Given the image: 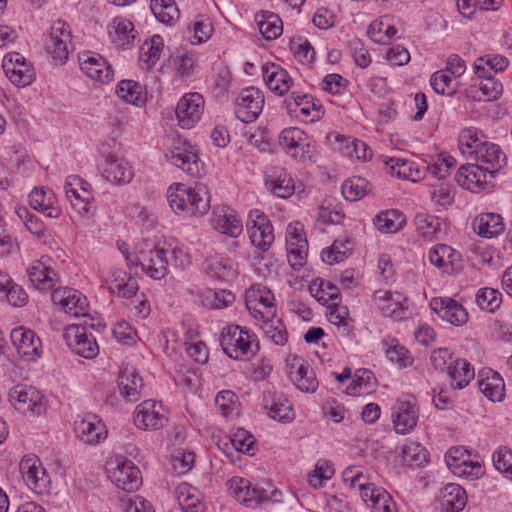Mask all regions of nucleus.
<instances>
[{
	"mask_svg": "<svg viewBox=\"0 0 512 512\" xmlns=\"http://www.w3.org/2000/svg\"><path fill=\"white\" fill-rule=\"evenodd\" d=\"M448 375L452 385L462 389L474 378V368L464 359L457 358L453 365H450Z\"/></svg>",
	"mask_w": 512,
	"mask_h": 512,
	"instance_id": "40",
	"label": "nucleus"
},
{
	"mask_svg": "<svg viewBox=\"0 0 512 512\" xmlns=\"http://www.w3.org/2000/svg\"><path fill=\"white\" fill-rule=\"evenodd\" d=\"M143 386L142 378L132 368L125 367L118 378L120 394L130 402H136L140 398V390Z\"/></svg>",
	"mask_w": 512,
	"mask_h": 512,
	"instance_id": "33",
	"label": "nucleus"
},
{
	"mask_svg": "<svg viewBox=\"0 0 512 512\" xmlns=\"http://www.w3.org/2000/svg\"><path fill=\"white\" fill-rule=\"evenodd\" d=\"M284 104L289 114L302 115L310 118V121H314L320 116V106L314 102L311 95L292 92Z\"/></svg>",
	"mask_w": 512,
	"mask_h": 512,
	"instance_id": "27",
	"label": "nucleus"
},
{
	"mask_svg": "<svg viewBox=\"0 0 512 512\" xmlns=\"http://www.w3.org/2000/svg\"><path fill=\"white\" fill-rule=\"evenodd\" d=\"M351 251L349 240H335L331 247L323 250L321 256L322 260L329 265L343 261Z\"/></svg>",
	"mask_w": 512,
	"mask_h": 512,
	"instance_id": "49",
	"label": "nucleus"
},
{
	"mask_svg": "<svg viewBox=\"0 0 512 512\" xmlns=\"http://www.w3.org/2000/svg\"><path fill=\"white\" fill-rule=\"evenodd\" d=\"M75 432L85 443L97 444L106 437L104 425L96 416H87L75 422Z\"/></svg>",
	"mask_w": 512,
	"mask_h": 512,
	"instance_id": "31",
	"label": "nucleus"
},
{
	"mask_svg": "<svg viewBox=\"0 0 512 512\" xmlns=\"http://www.w3.org/2000/svg\"><path fill=\"white\" fill-rule=\"evenodd\" d=\"M414 223L417 231L425 238H432L441 229L440 219L425 213H418Z\"/></svg>",
	"mask_w": 512,
	"mask_h": 512,
	"instance_id": "51",
	"label": "nucleus"
},
{
	"mask_svg": "<svg viewBox=\"0 0 512 512\" xmlns=\"http://www.w3.org/2000/svg\"><path fill=\"white\" fill-rule=\"evenodd\" d=\"M265 336L270 339L274 344L283 346L288 341V332L286 326L280 318L275 315L266 320L262 326Z\"/></svg>",
	"mask_w": 512,
	"mask_h": 512,
	"instance_id": "45",
	"label": "nucleus"
},
{
	"mask_svg": "<svg viewBox=\"0 0 512 512\" xmlns=\"http://www.w3.org/2000/svg\"><path fill=\"white\" fill-rule=\"evenodd\" d=\"M71 40L69 25L62 20L55 21L50 28L49 40L45 47L56 63L63 64L68 59Z\"/></svg>",
	"mask_w": 512,
	"mask_h": 512,
	"instance_id": "7",
	"label": "nucleus"
},
{
	"mask_svg": "<svg viewBox=\"0 0 512 512\" xmlns=\"http://www.w3.org/2000/svg\"><path fill=\"white\" fill-rule=\"evenodd\" d=\"M29 204L49 218H58L61 214L57 196L51 189L34 188L29 194Z\"/></svg>",
	"mask_w": 512,
	"mask_h": 512,
	"instance_id": "22",
	"label": "nucleus"
},
{
	"mask_svg": "<svg viewBox=\"0 0 512 512\" xmlns=\"http://www.w3.org/2000/svg\"><path fill=\"white\" fill-rule=\"evenodd\" d=\"M20 471L24 482L30 490L37 494L48 492L50 479L39 460L34 458L22 459Z\"/></svg>",
	"mask_w": 512,
	"mask_h": 512,
	"instance_id": "16",
	"label": "nucleus"
},
{
	"mask_svg": "<svg viewBox=\"0 0 512 512\" xmlns=\"http://www.w3.org/2000/svg\"><path fill=\"white\" fill-rule=\"evenodd\" d=\"M10 338L20 357L26 361H35L41 357L42 342L34 331L23 326L14 328Z\"/></svg>",
	"mask_w": 512,
	"mask_h": 512,
	"instance_id": "11",
	"label": "nucleus"
},
{
	"mask_svg": "<svg viewBox=\"0 0 512 512\" xmlns=\"http://www.w3.org/2000/svg\"><path fill=\"white\" fill-rule=\"evenodd\" d=\"M385 345L387 346L385 350L386 356L391 362L397 363L402 368L412 364L409 351L404 346L400 345L397 340L393 339Z\"/></svg>",
	"mask_w": 512,
	"mask_h": 512,
	"instance_id": "54",
	"label": "nucleus"
},
{
	"mask_svg": "<svg viewBox=\"0 0 512 512\" xmlns=\"http://www.w3.org/2000/svg\"><path fill=\"white\" fill-rule=\"evenodd\" d=\"M166 418L156 410V402L147 400L138 405L134 413V423L145 430H157L163 427Z\"/></svg>",
	"mask_w": 512,
	"mask_h": 512,
	"instance_id": "29",
	"label": "nucleus"
},
{
	"mask_svg": "<svg viewBox=\"0 0 512 512\" xmlns=\"http://www.w3.org/2000/svg\"><path fill=\"white\" fill-rule=\"evenodd\" d=\"M78 58L81 70L91 79L100 82L112 79V67L101 55L85 51Z\"/></svg>",
	"mask_w": 512,
	"mask_h": 512,
	"instance_id": "19",
	"label": "nucleus"
},
{
	"mask_svg": "<svg viewBox=\"0 0 512 512\" xmlns=\"http://www.w3.org/2000/svg\"><path fill=\"white\" fill-rule=\"evenodd\" d=\"M65 193L73 209L80 215H87L91 209L93 195L91 191L85 190L84 194L79 192L72 181H66Z\"/></svg>",
	"mask_w": 512,
	"mask_h": 512,
	"instance_id": "38",
	"label": "nucleus"
},
{
	"mask_svg": "<svg viewBox=\"0 0 512 512\" xmlns=\"http://www.w3.org/2000/svg\"><path fill=\"white\" fill-rule=\"evenodd\" d=\"M316 289L315 297L319 302H323L324 304H328V302H339L340 301V294L339 289L337 286L332 284L330 281H325L323 279L315 280L310 285V291L313 293Z\"/></svg>",
	"mask_w": 512,
	"mask_h": 512,
	"instance_id": "47",
	"label": "nucleus"
},
{
	"mask_svg": "<svg viewBox=\"0 0 512 512\" xmlns=\"http://www.w3.org/2000/svg\"><path fill=\"white\" fill-rule=\"evenodd\" d=\"M429 306L441 319L452 325L462 326L468 321V313L466 309L452 298H432Z\"/></svg>",
	"mask_w": 512,
	"mask_h": 512,
	"instance_id": "17",
	"label": "nucleus"
},
{
	"mask_svg": "<svg viewBox=\"0 0 512 512\" xmlns=\"http://www.w3.org/2000/svg\"><path fill=\"white\" fill-rule=\"evenodd\" d=\"M472 227L483 238L497 237L505 229L502 216L496 213L479 214L473 220Z\"/></svg>",
	"mask_w": 512,
	"mask_h": 512,
	"instance_id": "32",
	"label": "nucleus"
},
{
	"mask_svg": "<svg viewBox=\"0 0 512 512\" xmlns=\"http://www.w3.org/2000/svg\"><path fill=\"white\" fill-rule=\"evenodd\" d=\"M257 24L260 33L267 40L276 39L282 34V21L275 13L265 12L257 16Z\"/></svg>",
	"mask_w": 512,
	"mask_h": 512,
	"instance_id": "42",
	"label": "nucleus"
},
{
	"mask_svg": "<svg viewBox=\"0 0 512 512\" xmlns=\"http://www.w3.org/2000/svg\"><path fill=\"white\" fill-rule=\"evenodd\" d=\"M167 201L177 215L183 217L204 215L210 208V195L203 184L188 187L175 183L167 190Z\"/></svg>",
	"mask_w": 512,
	"mask_h": 512,
	"instance_id": "1",
	"label": "nucleus"
},
{
	"mask_svg": "<svg viewBox=\"0 0 512 512\" xmlns=\"http://www.w3.org/2000/svg\"><path fill=\"white\" fill-rule=\"evenodd\" d=\"M195 41L193 43L200 44L207 41L213 32L212 22L209 18L200 16L193 24Z\"/></svg>",
	"mask_w": 512,
	"mask_h": 512,
	"instance_id": "64",
	"label": "nucleus"
},
{
	"mask_svg": "<svg viewBox=\"0 0 512 512\" xmlns=\"http://www.w3.org/2000/svg\"><path fill=\"white\" fill-rule=\"evenodd\" d=\"M150 8L156 19L166 25L179 17V9L174 0H151Z\"/></svg>",
	"mask_w": 512,
	"mask_h": 512,
	"instance_id": "41",
	"label": "nucleus"
},
{
	"mask_svg": "<svg viewBox=\"0 0 512 512\" xmlns=\"http://www.w3.org/2000/svg\"><path fill=\"white\" fill-rule=\"evenodd\" d=\"M373 300L384 316L396 320L404 318L407 309V307H404V303L407 298L401 293L377 290L373 294Z\"/></svg>",
	"mask_w": 512,
	"mask_h": 512,
	"instance_id": "20",
	"label": "nucleus"
},
{
	"mask_svg": "<svg viewBox=\"0 0 512 512\" xmlns=\"http://www.w3.org/2000/svg\"><path fill=\"white\" fill-rule=\"evenodd\" d=\"M479 390L491 401H501L504 397V381L501 376L492 370L487 373L486 377L479 375Z\"/></svg>",
	"mask_w": 512,
	"mask_h": 512,
	"instance_id": "35",
	"label": "nucleus"
},
{
	"mask_svg": "<svg viewBox=\"0 0 512 512\" xmlns=\"http://www.w3.org/2000/svg\"><path fill=\"white\" fill-rule=\"evenodd\" d=\"M104 178L115 184H128L134 177L131 165L123 158L108 156L102 166Z\"/></svg>",
	"mask_w": 512,
	"mask_h": 512,
	"instance_id": "25",
	"label": "nucleus"
},
{
	"mask_svg": "<svg viewBox=\"0 0 512 512\" xmlns=\"http://www.w3.org/2000/svg\"><path fill=\"white\" fill-rule=\"evenodd\" d=\"M264 106V95L258 89L249 87L240 92L235 103L236 117L244 122L250 123L258 118Z\"/></svg>",
	"mask_w": 512,
	"mask_h": 512,
	"instance_id": "8",
	"label": "nucleus"
},
{
	"mask_svg": "<svg viewBox=\"0 0 512 512\" xmlns=\"http://www.w3.org/2000/svg\"><path fill=\"white\" fill-rule=\"evenodd\" d=\"M475 164L490 173V179L506 164L507 157L500 146L488 141H484L478 150H474L471 158Z\"/></svg>",
	"mask_w": 512,
	"mask_h": 512,
	"instance_id": "15",
	"label": "nucleus"
},
{
	"mask_svg": "<svg viewBox=\"0 0 512 512\" xmlns=\"http://www.w3.org/2000/svg\"><path fill=\"white\" fill-rule=\"evenodd\" d=\"M2 67L9 80L18 87L30 85L35 77L34 69L29 63L12 67L10 61H3Z\"/></svg>",
	"mask_w": 512,
	"mask_h": 512,
	"instance_id": "37",
	"label": "nucleus"
},
{
	"mask_svg": "<svg viewBox=\"0 0 512 512\" xmlns=\"http://www.w3.org/2000/svg\"><path fill=\"white\" fill-rule=\"evenodd\" d=\"M16 214L24 221L27 230L37 238H44L46 230L43 222L34 214L30 213L25 207L16 208Z\"/></svg>",
	"mask_w": 512,
	"mask_h": 512,
	"instance_id": "55",
	"label": "nucleus"
},
{
	"mask_svg": "<svg viewBox=\"0 0 512 512\" xmlns=\"http://www.w3.org/2000/svg\"><path fill=\"white\" fill-rule=\"evenodd\" d=\"M430 361L436 370L448 372L450 365H453L455 360H453V354L449 349L438 348L432 351Z\"/></svg>",
	"mask_w": 512,
	"mask_h": 512,
	"instance_id": "63",
	"label": "nucleus"
},
{
	"mask_svg": "<svg viewBox=\"0 0 512 512\" xmlns=\"http://www.w3.org/2000/svg\"><path fill=\"white\" fill-rule=\"evenodd\" d=\"M247 231L251 243L259 250L267 251L274 241L273 226L262 212H250Z\"/></svg>",
	"mask_w": 512,
	"mask_h": 512,
	"instance_id": "9",
	"label": "nucleus"
},
{
	"mask_svg": "<svg viewBox=\"0 0 512 512\" xmlns=\"http://www.w3.org/2000/svg\"><path fill=\"white\" fill-rule=\"evenodd\" d=\"M254 337L247 329L239 325H230L222 330L220 345L229 358L242 360L257 351L258 344H253Z\"/></svg>",
	"mask_w": 512,
	"mask_h": 512,
	"instance_id": "3",
	"label": "nucleus"
},
{
	"mask_svg": "<svg viewBox=\"0 0 512 512\" xmlns=\"http://www.w3.org/2000/svg\"><path fill=\"white\" fill-rule=\"evenodd\" d=\"M108 34L112 42L122 49L131 47L136 37L133 23L124 17H115L111 21Z\"/></svg>",
	"mask_w": 512,
	"mask_h": 512,
	"instance_id": "30",
	"label": "nucleus"
},
{
	"mask_svg": "<svg viewBox=\"0 0 512 512\" xmlns=\"http://www.w3.org/2000/svg\"><path fill=\"white\" fill-rule=\"evenodd\" d=\"M265 407L269 416L279 422H289L294 418L293 409L287 400H273L270 406L266 404Z\"/></svg>",
	"mask_w": 512,
	"mask_h": 512,
	"instance_id": "58",
	"label": "nucleus"
},
{
	"mask_svg": "<svg viewBox=\"0 0 512 512\" xmlns=\"http://www.w3.org/2000/svg\"><path fill=\"white\" fill-rule=\"evenodd\" d=\"M368 182L362 177L346 180L342 185V194L349 201H357L368 192Z\"/></svg>",
	"mask_w": 512,
	"mask_h": 512,
	"instance_id": "50",
	"label": "nucleus"
},
{
	"mask_svg": "<svg viewBox=\"0 0 512 512\" xmlns=\"http://www.w3.org/2000/svg\"><path fill=\"white\" fill-rule=\"evenodd\" d=\"M188 255L181 249L156 246L149 250H140L136 256L135 267L141 266L143 272L153 279H161L167 273L169 265L184 267L189 262Z\"/></svg>",
	"mask_w": 512,
	"mask_h": 512,
	"instance_id": "2",
	"label": "nucleus"
},
{
	"mask_svg": "<svg viewBox=\"0 0 512 512\" xmlns=\"http://www.w3.org/2000/svg\"><path fill=\"white\" fill-rule=\"evenodd\" d=\"M427 451L421 444L407 440L402 446V461L410 467H420L427 462Z\"/></svg>",
	"mask_w": 512,
	"mask_h": 512,
	"instance_id": "44",
	"label": "nucleus"
},
{
	"mask_svg": "<svg viewBox=\"0 0 512 512\" xmlns=\"http://www.w3.org/2000/svg\"><path fill=\"white\" fill-rule=\"evenodd\" d=\"M237 397L230 390L220 391L215 398V405L224 417L230 416L236 408Z\"/></svg>",
	"mask_w": 512,
	"mask_h": 512,
	"instance_id": "62",
	"label": "nucleus"
},
{
	"mask_svg": "<svg viewBox=\"0 0 512 512\" xmlns=\"http://www.w3.org/2000/svg\"><path fill=\"white\" fill-rule=\"evenodd\" d=\"M9 401L24 415L39 416L46 410L44 397L35 387L16 385L9 391Z\"/></svg>",
	"mask_w": 512,
	"mask_h": 512,
	"instance_id": "4",
	"label": "nucleus"
},
{
	"mask_svg": "<svg viewBox=\"0 0 512 512\" xmlns=\"http://www.w3.org/2000/svg\"><path fill=\"white\" fill-rule=\"evenodd\" d=\"M262 74L267 87L277 95L282 96L292 85V78L288 72L277 64H264Z\"/></svg>",
	"mask_w": 512,
	"mask_h": 512,
	"instance_id": "28",
	"label": "nucleus"
},
{
	"mask_svg": "<svg viewBox=\"0 0 512 512\" xmlns=\"http://www.w3.org/2000/svg\"><path fill=\"white\" fill-rule=\"evenodd\" d=\"M453 474L459 477H465L470 480H476L483 476L484 468L478 461L468 459V461H461V463L452 468Z\"/></svg>",
	"mask_w": 512,
	"mask_h": 512,
	"instance_id": "59",
	"label": "nucleus"
},
{
	"mask_svg": "<svg viewBox=\"0 0 512 512\" xmlns=\"http://www.w3.org/2000/svg\"><path fill=\"white\" fill-rule=\"evenodd\" d=\"M375 227L382 233H395L405 224V219L398 210L392 209L379 213L373 220Z\"/></svg>",
	"mask_w": 512,
	"mask_h": 512,
	"instance_id": "39",
	"label": "nucleus"
},
{
	"mask_svg": "<svg viewBox=\"0 0 512 512\" xmlns=\"http://www.w3.org/2000/svg\"><path fill=\"white\" fill-rule=\"evenodd\" d=\"M168 161L192 177H201L204 173L203 163L191 150L176 148L166 154Z\"/></svg>",
	"mask_w": 512,
	"mask_h": 512,
	"instance_id": "26",
	"label": "nucleus"
},
{
	"mask_svg": "<svg viewBox=\"0 0 512 512\" xmlns=\"http://www.w3.org/2000/svg\"><path fill=\"white\" fill-rule=\"evenodd\" d=\"M334 475V469L327 461H318L312 472L308 474V483L314 488L322 485L323 480H329Z\"/></svg>",
	"mask_w": 512,
	"mask_h": 512,
	"instance_id": "60",
	"label": "nucleus"
},
{
	"mask_svg": "<svg viewBox=\"0 0 512 512\" xmlns=\"http://www.w3.org/2000/svg\"><path fill=\"white\" fill-rule=\"evenodd\" d=\"M430 83L435 92L441 95H453L456 91V86L453 84L452 78L445 70L433 73Z\"/></svg>",
	"mask_w": 512,
	"mask_h": 512,
	"instance_id": "56",
	"label": "nucleus"
},
{
	"mask_svg": "<svg viewBox=\"0 0 512 512\" xmlns=\"http://www.w3.org/2000/svg\"><path fill=\"white\" fill-rule=\"evenodd\" d=\"M51 299L55 305H58L67 314L75 317L86 315V298L78 291L72 289H54Z\"/></svg>",
	"mask_w": 512,
	"mask_h": 512,
	"instance_id": "21",
	"label": "nucleus"
},
{
	"mask_svg": "<svg viewBox=\"0 0 512 512\" xmlns=\"http://www.w3.org/2000/svg\"><path fill=\"white\" fill-rule=\"evenodd\" d=\"M419 409L416 399H398L392 407L393 428L398 434L411 432L417 424Z\"/></svg>",
	"mask_w": 512,
	"mask_h": 512,
	"instance_id": "10",
	"label": "nucleus"
},
{
	"mask_svg": "<svg viewBox=\"0 0 512 512\" xmlns=\"http://www.w3.org/2000/svg\"><path fill=\"white\" fill-rule=\"evenodd\" d=\"M437 502L442 512H460L466 506L467 495L460 485L449 483L439 491Z\"/></svg>",
	"mask_w": 512,
	"mask_h": 512,
	"instance_id": "24",
	"label": "nucleus"
},
{
	"mask_svg": "<svg viewBox=\"0 0 512 512\" xmlns=\"http://www.w3.org/2000/svg\"><path fill=\"white\" fill-rule=\"evenodd\" d=\"M484 141V135L475 128L463 129L458 138L459 148L462 154L468 158L473 157L474 150H478Z\"/></svg>",
	"mask_w": 512,
	"mask_h": 512,
	"instance_id": "43",
	"label": "nucleus"
},
{
	"mask_svg": "<svg viewBox=\"0 0 512 512\" xmlns=\"http://www.w3.org/2000/svg\"><path fill=\"white\" fill-rule=\"evenodd\" d=\"M29 279L38 289H53L55 286L56 273L47 267L43 262H35L28 270Z\"/></svg>",
	"mask_w": 512,
	"mask_h": 512,
	"instance_id": "36",
	"label": "nucleus"
},
{
	"mask_svg": "<svg viewBox=\"0 0 512 512\" xmlns=\"http://www.w3.org/2000/svg\"><path fill=\"white\" fill-rule=\"evenodd\" d=\"M501 302V293L490 287L481 288L476 294V303L478 307L487 312H494L497 310L500 307Z\"/></svg>",
	"mask_w": 512,
	"mask_h": 512,
	"instance_id": "48",
	"label": "nucleus"
},
{
	"mask_svg": "<svg viewBox=\"0 0 512 512\" xmlns=\"http://www.w3.org/2000/svg\"><path fill=\"white\" fill-rule=\"evenodd\" d=\"M494 467L512 481V450L500 447L492 455Z\"/></svg>",
	"mask_w": 512,
	"mask_h": 512,
	"instance_id": "57",
	"label": "nucleus"
},
{
	"mask_svg": "<svg viewBox=\"0 0 512 512\" xmlns=\"http://www.w3.org/2000/svg\"><path fill=\"white\" fill-rule=\"evenodd\" d=\"M211 224L219 233L231 238L239 237L243 224L237 212L225 205L216 206L212 212Z\"/></svg>",
	"mask_w": 512,
	"mask_h": 512,
	"instance_id": "14",
	"label": "nucleus"
},
{
	"mask_svg": "<svg viewBox=\"0 0 512 512\" xmlns=\"http://www.w3.org/2000/svg\"><path fill=\"white\" fill-rule=\"evenodd\" d=\"M194 453L184 450L176 451L171 458V463L175 473L181 475L187 473L194 464Z\"/></svg>",
	"mask_w": 512,
	"mask_h": 512,
	"instance_id": "61",
	"label": "nucleus"
},
{
	"mask_svg": "<svg viewBox=\"0 0 512 512\" xmlns=\"http://www.w3.org/2000/svg\"><path fill=\"white\" fill-rule=\"evenodd\" d=\"M178 507L172 512H203L200 500L190 493L187 486H179L176 491Z\"/></svg>",
	"mask_w": 512,
	"mask_h": 512,
	"instance_id": "46",
	"label": "nucleus"
},
{
	"mask_svg": "<svg viewBox=\"0 0 512 512\" xmlns=\"http://www.w3.org/2000/svg\"><path fill=\"white\" fill-rule=\"evenodd\" d=\"M455 180L464 189L478 192L491 185L492 179L489 172L474 163L461 166Z\"/></svg>",
	"mask_w": 512,
	"mask_h": 512,
	"instance_id": "18",
	"label": "nucleus"
},
{
	"mask_svg": "<svg viewBox=\"0 0 512 512\" xmlns=\"http://www.w3.org/2000/svg\"><path fill=\"white\" fill-rule=\"evenodd\" d=\"M279 144L288 155L299 161L311 160L314 147L307 141L306 133L298 127H288L279 134Z\"/></svg>",
	"mask_w": 512,
	"mask_h": 512,
	"instance_id": "5",
	"label": "nucleus"
},
{
	"mask_svg": "<svg viewBox=\"0 0 512 512\" xmlns=\"http://www.w3.org/2000/svg\"><path fill=\"white\" fill-rule=\"evenodd\" d=\"M429 261L445 273H454L461 269V255L452 247L439 244L429 251Z\"/></svg>",
	"mask_w": 512,
	"mask_h": 512,
	"instance_id": "23",
	"label": "nucleus"
},
{
	"mask_svg": "<svg viewBox=\"0 0 512 512\" xmlns=\"http://www.w3.org/2000/svg\"><path fill=\"white\" fill-rule=\"evenodd\" d=\"M386 165L393 175L405 180L418 182L425 177L424 167H420L419 164L412 161L390 158L386 161Z\"/></svg>",
	"mask_w": 512,
	"mask_h": 512,
	"instance_id": "34",
	"label": "nucleus"
},
{
	"mask_svg": "<svg viewBox=\"0 0 512 512\" xmlns=\"http://www.w3.org/2000/svg\"><path fill=\"white\" fill-rule=\"evenodd\" d=\"M108 477L115 486L125 492H135L142 484L140 470L125 458H117L115 465L108 470Z\"/></svg>",
	"mask_w": 512,
	"mask_h": 512,
	"instance_id": "6",
	"label": "nucleus"
},
{
	"mask_svg": "<svg viewBox=\"0 0 512 512\" xmlns=\"http://www.w3.org/2000/svg\"><path fill=\"white\" fill-rule=\"evenodd\" d=\"M64 337L68 346L81 357L91 359L99 352L96 339L84 326L75 325L67 328Z\"/></svg>",
	"mask_w": 512,
	"mask_h": 512,
	"instance_id": "13",
	"label": "nucleus"
},
{
	"mask_svg": "<svg viewBox=\"0 0 512 512\" xmlns=\"http://www.w3.org/2000/svg\"><path fill=\"white\" fill-rule=\"evenodd\" d=\"M367 34L373 42L386 45L395 37L397 29L392 25H385L383 22H379L370 24Z\"/></svg>",
	"mask_w": 512,
	"mask_h": 512,
	"instance_id": "53",
	"label": "nucleus"
},
{
	"mask_svg": "<svg viewBox=\"0 0 512 512\" xmlns=\"http://www.w3.org/2000/svg\"><path fill=\"white\" fill-rule=\"evenodd\" d=\"M116 93L119 98L128 103L139 105L143 102L141 86L132 80H122L117 88Z\"/></svg>",
	"mask_w": 512,
	"mask_h": 512,
	"instance_id": "52",
	"label": "nucleus"
},
{
	"mask_svg": "<svg viewBox=\"0 0 512 512\" xmlns=\"http://www.w3.org/2000/svg\"><path fill=\"white\" fill-rule=\"evenodd\" d=\"M204 99L199 93H187L177 103L175 113L182 128L190 129L200 120Z\"/></svg>",
	"mask_w": 512,
	"mask_h": 512,
	"instance_id": "12",
	"label": "nucleus"
}]
</instances>
